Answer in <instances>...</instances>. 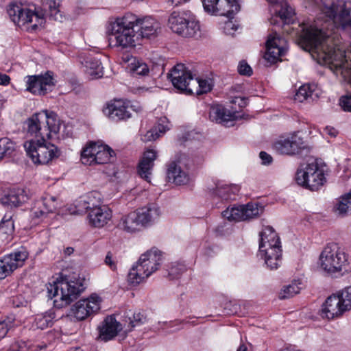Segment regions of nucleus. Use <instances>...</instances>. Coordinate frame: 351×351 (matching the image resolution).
<instances>
[{"mask_svg": "<svg viewBox=\"0 0 351 351\" xmlns=\"http://www.w3.org/2000/svg\"><path fill=\"white\" fill-rule=\"evenodd\" d=\"M320 13L314 22L302 27L300 44L316 53L336 75L351 84V61L346 58L340 32H351V1L321 0Z\"/></svg>", "mask_w": 351, "mask_h": 351, "instance_id": "obj_1", "label": "nucleus"}, {"mask_svg": "<svg viewBox=\"0 0 351 351\" xmlns=\"http://www.w3.org/2000/svg\"><path fill=\"white\" fill-rule=\"evenodd\" d=\"M27 135L33 139L24 143L27 155L34 163L47 165L61 155L60 149L48 141L57 134L60 120L53 112L43 110L34 114L25 122Z\"/></svg>", "mask_w": 351, "mask_h": 351, "instance_id": "obj_2", "label": "nucleus"}, {"mask_svg": "<svg viewBox=\"0 0 351 351\" xmlns=\"http://www.w3.org/2000/svg\"><path fill=\"white\" fill-rule=\"evenodd\" d=\"M136 21L138 16L132 13L117 18L109 28L110 42L114 41L115 46L123 48L134 47L139 41L134 25Z\"/></svg>", "mask_w": 351, "mask_h": 351, "instance_id": "obj_3", "label": "nucleus"}, {"mask_svg": "<svg viewBox=\"0 0 351 351\" xmlns=\"http://www.w3.org/2000/svg\"><path fill=\"white\" fill-rule=\"evenodd\" d=\"M162 261V253L153 247L142 254L136 265L133 266L128 274V282L137 285L143 282L154 272L158 269Z\"/></svg>", "mask_w": 351, "mask_h": 351, "instance_id": "obj_4", "label": "nucleus"}, {"mask_svg": "<svg viewBox=\"0 0 351 351\" xmlns=\"http://www.w3.org/2000/svg\"><path fill=\"white\" fill-rule=\"evenodd\" d=\"M47 296L53 300L55 307L60 308L70 304L84 290L83 285L77 281L62 280L49 283Z\"/></svg>", "mask_w": 351, "mask_h": 351, "instance_id": "obj_5", "label": "nucleus"}, {"mask_svg": "<svg viewBox=\"0 0 351 351\" xmlns=\"http://www.w3.org/2000/svg\"><path fill=\"white\" fill-rule=\"evenodd\" d=\"M297 183L311 191H317L326 182L324 167L317 161L301 165L295 175Z\"/></svg>", "mask_w": 351, "mask_h": 351, "instance_id": "obj_6", "label": "nucleus"}, {"mask_svg": "<svg viewBox=\"0 0 351 351\" xmlns=\"http://www.w3.org/2000/svg\"><path fill=\"white\" fill-rule=\"evenodd\" d=\"M348 264V256L337 243H328L319 255L320 267L328 274L341 272Z\"/></svg>", "mask_w": 351, "mask_h": 351, "instance_id": "obj_7", "label": "nucleus"}, {"mask_svg": "<svg viewBox=\"0 0 351 351\" xmlns=\"http://www.w3.org/2000/svg\"><path fill=\"white\" fill-rule=\"evenodd\" d=\"M168 25L173 32L183 37H193L199 31V23L189 10L173 11Z\"/></svg>", "mask_w": 351, "mask_h": 351, "instance_id": "obj_8", "label": "nucleus"}, {"mask_svg": "<svg viewBox=\"0 0 351 351\" xmlns=\"http://www.w3.org/2000/svg\"><path fill=\"white\" fill-rule=\"evenodd\" d=\"M8 13L16 25L19 27L31 25L32 30L36 29L38 26L41 25L45 21L43 14L39 15L28 8H23L15 3H11L9 5Z\"/></svg>", "mask_w": 351, "mask_h": 351, "instance_id": "obj_9", "label": "nucleus"}, {"mask_svg": "<svg viewBox=\"0 0 351 351\" xmlns=\"http://www.w3.org/2000/svg\"><path fill=\"white\" fill-rule=\"evenodd\" d=\"M168 78L171 82L173 86L180 93L186 95H192L194 88L191 85L197 84L192 73L184 64H177L167 74Z\"/></svg>", "mask_w": 351, "mask_h": 351, "instance_id": "obj_10", "label": "nucleus"}, {"mask_svg": "<svg viewBox=\"0 0 351 351\" xmlns=\"http://www.w3.org/2000/svg\"><path fill=\"white\" fill-rule=\"evenodd\" d=\"M114 151L107 145L90 143L81 153V160L84 165H93L110 162Z\"/></svg>", "mask_w": 351, "mask_h": 351, "instance_id": "obj_11", "label": "nucleus"}, {"mask_svg": "<svg viewBox=\"0 0 351 351\" xmlns=\"http://www.w3.org/2000/svg\"><path fill=\"white\" fill-rule=\"evenodd\" d=\"M263 211V208L258 203L250 202L245 205L228 207L222 215L228 221H241L258 217Z\"/></svg>", "mask_w": 351, "mask_h": 351, "instance_id": "obj_12", "label": "nucleus"}, {"mask_svg": "<svg viewBox=\"0 0 351 351\" xmlns=\"http://www.w3.org/2000/svg\"><path fill=\"white\" fill-rule=\"evenodd\" d=\"M28 256L26 249L21 247L0 258V280L4 279L15 269L22 267Z\"/></svg>", "mask_w": 351, "mask_h": 351, "instance_id": "obj_13", "label": "nucleus"}, {"mask_svg": "<svg viewBox=\"0 0 351 351\" xmlns=\"http://www.w3.org/2000/svg\"><path fill=\"white\" fill-rule=\"evenodd\" d=\"M26 78V90L34 95L47 94L51 91L56 84L53 73L49 71L45 74L28 75Z\"/></svg>", "mask_w": 351, "mask_h": 351, "instance_id": "obj_14", "label": "nucleus"}, {"mask_svg": "<svg viewBox=\"0 0 351 351\" xmlns=\"http://www.w3.org/2000/svg\"><path fill=\"white\" fill-rule=\"evenodd\" d=\"M204 10L212 14L233 18L240 10L237 0H202Z\"/></svg>", "mask_w": 351, "mask_h": 351, "instance_id": "obj_15", "label": "nucleus"}, {"mask_svg": "<svg viewBox=\"0 0 351 351\" xmlns=\"http://www.w3.org/2000/svg\"><path fill=\"white\" fill-rule=\"evenodd\" d=\"M266 49L264 58L269 63L274 64L285 54L287 41L285 38L279 36L277 33H274L268 37Z\"/></svg>", "mask_w": 351, "mask_h": 351, "instance_id": "obj_16", "label": "nucleus"}, {"mask_svg": "<svg viewBox=\"0 0 351 351\" xmlns=\"http://www.w3.org/2000/svg\"><path fill=\"white\" fill-rule=\"evenodd\" d=\"M101 299L93 294L88 298L80 300L72 308L74 317L78 320H84L100 309Z\"/></svg>", "mask_w": 351, "mask_h": 351, "instance_id": "obj_17", "label": "nucleus"}, {"mask_svg": "<svg viewBox=\"0 0 351 351\" xmlns=\"http://www.w3.org/2000/svg\"><path fill=\"white\" fill-rule=\"evenodd\" d=\"M306 147L303 138L293 134L275 143L274 149L280 154L295 155Z\"/></svg>", "mask_w": 351, "mask_h": 351, "instance_id": "obj_18", "label": "nucleus"}, {"mask_svg": "<svg viewBox=\"0 0 351 351\" xmlns=\"http://www.w3.org/2000/svg\"><path fill=\"white\" fill-rule=\"evenodd\" d=\"M58 207L56 198L46 196L37 200L30 211V217L34 224L38 223L49 213L53 212Z\"/></svg>", "mask_w": 351, "mask_h": 351, "instance_id": "obj_19", "label": "nucleus"}, {"mask_svg": "<svg viewBox=\"0 0 351 351\" xmlns=\"http://www.w3.org/2000/svg\"><path fill=\"white\" fill-rule=\"evenodd\" d=\"M208 195L213 198H219L221 200L234 199L239 191L237 185H229L222 181H217L207 187Z\"/></svg>", "mask_w": 351, "mask_h": 351, "instance_id": "obj_20", "label": "nucleus"}, {"mask_svg": "<svg viewBox=\"0 0 351 351\" xmlns=\"http://www.w3.org/2000/svg\"><path fill=\"white\" fill-rule=\"evenodd\" d=\"M184 155L178 156L174 160H171L167 165V177L169 182L176 185H184L188 183L189 177L188 174L181 169L180 163Z\"/></svg>", "mask_w": 351, "mask_h": 351, "instance_id": "obj_21", "label": "nucleus"}, {"mask_svg": "<svg viewBox=\"0 0 351 351\" xmlns=\"http://www.w3.org/2000/svg\"><path fill=\"white\" fill-rule=\"evenodd\" d=\"M138 40L143 38H149L157 34L160 29V23L151 16L138 17V21L134 23Z\"/></svg>", "mask_w": 351, "mask_h": 351, "instance_id": "obj_22", "label": "nucleus"}, {"mask_svg": "<svg viewBox=\"0 0 351 351\" xmlns=\"http://www.w3.org/2000/svg\"><path fill=\"white\" fill-rule=\"evenodd\" d=\"M99 339L104 341H108L116 337L121 330V324L118 322L113 315H110L98 326Z\"/></svg>", "mask_w": 351, "mask_h": 351, "instance_id": "obj_23", "label": "nucleus"}, {"mask_svg": "<svg viewBox=\"0 0 351 351\" xmlns=\"http://www.w3.org/2000/svg\"><path fill=\"white\" fill-rule=\"evenodd\" d=\"M103 111L105 115L114 121L127 119L131 117L128 106L121 100H115L108 104Z\"/></svg>", "mask_w": 351, "mask_h": 351, "instance_id": "obj_24", "label": "nucleus"}, {"mask_svg": "<svg viewBox=\"0 0 351 351\" xmlns=\"http://www.w3.org/2000/svg\"><path fill=\"white\" fill-rule=\"evenodd\" d=\"M100 194L97 191H92L86 195L80 197L76 202L75 214L89 213L96 208L102 206Z\"/></svg>", "mask_w": 351, "mask_h": 351, "instance_id": "obj_25", "label": "nucleus"}, {"mask_svg": "<svg viewBox=\"0 0 351 351\" xmlns=\"http://www.w3.org/2000/svg\"><path fill=\"white\" fill-rule=\"evenodd\" d=\"M239 117L236 111L231 112L221 105L211 106L209 112V118L212 121L226 125L229 122Z\"/></svg>", "mask_w": 351, "mask_h": 351, "instance_id": "obj_26", "label": "nucleus"}, {"mask_svg": "<svg viewBox=\"0 0 351 351\" xmlns=\"http://www.w3.org/2000/svg\"><path fill=\"white\" fill-rule=\"evenodd\" d=\"M341 300L336 294L329 296L323 306L322 314L328 319H333L341 315L347 311L345 306H342Z\"/></svg>", "mask_w": 351, "mask_h": 351, "instance_id": "obj_27", "label": "nucleus"}, {"mask_svg": "<svg viewBox=\"0 0 351 351\" xmlns=\"http://www.w3.org/2000/svg\"><path fill=\"white\" fill-rule=\"evenodd\" d=\"M135 211L141 228L152 224L159 219L160 215V208L155 204H149Z\"/></svg>", "mask_w": 351, "mask_h": 351, "instance_id": "obj_28", "label": "nucleus"}, {"mask_svg": "<svg viewBox=\"0 0 351 351\" xmlns=\"http://www.w3.org/2000/svg\"><path fill=\"white\" fill-rule=\"evenodd\" d=\"M111 217L112 212L110 209L105 205L88 213L89 224L96 228L104 226L110 221Z\"/></svg>", "mask_w": 351, "mask_h": 351, "instance_id": "obj_29", "label": "nucleus"}, {"mask_svg": "<svg viewBox=\"0 0 351 351\" xmlns=\"http://www.w3.org/2000/svg\"><path fill=\"white\" fill-rule=\"evenodd\" d=\"M156 158V152L153 149H147L143 154L138 166V173L141 178L150 182L154 162Z\"/></svg>", "mask_w": 351, "mask_h": 351, "instance_id": "obj_30", "label": "nucleus"}, {"mask_svg": "<svg viewBox=\"0 0 351 351\" xmlns=\"http://www.w3.org/2000/svg\"><path fill=\"white\" fill-rule=\"evenodd\" d=\"M123 61L126 64V69L133 75H147L149 72L147 64L136 57L128 54L123 57Z\"/></svg>", "mask_w": 351, "mask_h": 351, "instance_id": "obj_31", "label": "nucleus"}, {"mask_svg": "<svg viewBox=\"0 0 351 351\" xmlns=\"http://www.w3.org/2000/svg\"><path fill=\"white\" fill-rule=\"evenodd\" d=\"M117 226L119 229L130 233L138 231L141 228L136 211L131 212L123 216Z\"/></svg>", "mask_w": 351, "mask_h": 351, "instance_id": "obj_32", "label": "nucleus"}, {"mask_svg": "<svg viewBox=\"0 0 351 351\" xmlns=\"http://www.w3.org/2000/svg\"><path fill=\"white\" fill-rule=\"evenodd\" d=\"M84 71L90 79L100 78L104 75L101 62L96 58L87 57L84 63Z\"/></svg>", "mask_w": 351, "mask_h": 351, "instance_id": "obj_33", "label": "nucleus"}, {"mask_svg": "<svg viewBox=\"0 0 351 351\" xmlns=\"http://www.w3.org/2000/svg\"><path fill=\"white\" fill-rule=\"evenodd\" d=\"M29 191L24 188H12L9 191L6 199L11 206H19L28 200Z\"/></svg>", "mask_w": 351, "mask_h": 351, "instance_id": "obj_34", "label": "nucleus"}, {"mask_svg": "<svg viewBox=\"0 0 351 351\" xmlns=\"http://www.w3.org/2000/svg\"><path fill=\"white\" fill-rule=\"evenodd\" d=\"M259 255L264 258L267 267L270 269H276L281 263L282 249L274 247L272 250L259 252Z\"/></svg>", "mask_w": 351, "mask_h": 351, "instance_id": "obj_35", "label": "nucleus"}, {"mask_svg": "<svg viewBox=\"0 0 351 351\" xmlns=\"http://www.w3.org/2000/svg\"><path fill=\"white\" fill-rule=\"evenodd\" d=\"M168 130H169V127L167 119L166 117H161L158 121V125L147 132L144 136L143 141H155Z\"/></svg>", "mask_w": 351, "mask_h": 351, "instance_id": "obj_36", "label": "nucleus"}, {"mask_svg": "<svg viewBox=\"0 0 351 351\" xmlns=\"http://www.w3.org/2000/svg\"><path fill=\"white\" fill-rule=\"evenodd\" d=\"M43 7L50 19L62 21L63 16L59 10V4L55 0H45Z\"/></svg>", "mask_w": 351, "mask_h": 351, "instance_id": "obj_37", "label": "nucleus"}, {"mask_svg": "<svg viewBox=\"0 0 351 351\" xmlns=\"http://www.w3.org/2000/svg\"><path fill=\"white\" fill-rule=\"evenodd\" d=\"M300 285L301 282L300 280H293L289 285L284 286L279 293V298L280 300H285L297 295L302 289Z\"/></svg>", "mask_w": 351, "mask_h": 351, "instance_id": "obj_38", "label": "nucleus"}, {"mask_svg": "<svg viewBox=\"0 0 351 351\" xmlns=\"http://www.w3.org/2000/svg\"><path fill=\"white\" fill-rule=\"evenodd\" d=\"M317 96V94H315ZM314 90L312 86L308 84L301 86L297 91L295 99L303 102L305 100L313 99Z\"/></svg>", "mask_w": 351, "mask_h": 351, "instance_id": "obj_39", "label": "nucleus"}, {"mask_svg": "<svg viewBox=\"0 0 351 351\" xmlns=\"http://www.w3.org/2000/svg\"><path fill=\"white\" fill-rule=\"evenodd\" d=\"M15 151V143L8 138L0 139V156L1 160L11 154Z\"/></svg>", "mask_w": 351, "mask_h": 351, "instance_id": "obj_40", "label": "nucleus"}, {"mask_svg": "<svg viewBox=\"0 0 351 351\" xmlns=\"http://www.w3.org/2000/svg\"><path fill=\"white\" fill-rule=\"evenodd\" d=\"M337 210L341 215L351 213V191L341 197L337 204Z\"/></svg>", "mask_w": 351, "mask_h": 351, "instance_id": "obj_41", "label": "nucleus"}, {"mask_svg": "<svg viewBox=\"0 0 351 351\" xmlns=\"http://www.w3.org/2000/svg\"><path fill=\"white\" fill-rule=\"evenodd\" d=\"M260 241L267 240L268 241L276 242V243H277L278 240H280L278 234L271 226L264 227L263 230L260 232Z\"/></svg>", "mask_w": 351, "mask_h": 351, "instance_id": "obj_42", "label": "nucleus"}, {"mask_svg": "<svg viewBox=\"0 0 351 351\" xmlns=\"http://www.w3.org/2000/svg\"><path fill=\"white\" fill-rule=\"evenodd\" d=\"M14 226L12 216L5 214L0 222V231L6 234H10L14 232Z\"/></svg>", "mask_w": 351, "mask_h": 351, "instance_id": "obj_43", "label": "nucleus"}, {"mask_svg": "<svg viewBox=\"0 0 351 351\" xmlns=\"http://www.w3.org/2000/svg\"><path fill=\"white\" fill-rule=\"evenodd\" d=\"M294 10L293 8L287 5V3L281 6L280 10L278 12L280 18L285 23H290L293 21Z\"/></svg>", "mask_w": 351, "mask_h": 351, "instance_id": "obj_44", "label": "nucleus"}, {"mask_svg": "<svg viewBox=\"0 0 351 351\" xmlns=\"http://www.w3.org/2000/svg\"><path fill=\"white\" fill-rule=\"evenodd\" d=\"M197 82V84L191 85V87L194 88L193 94L201 95L206 93L211 90V84L208 80L203 79H195Z\"/></svg>", "mask_w": 351, "mask_h": 351, "instance_id": "obj_45", "label": "nucleus"}, {"mask_svg": "<svg viewBox=\"0 0 351 351\" xmlns=\"http://www.w3.org/2000/svg\"><path fill=\"white\" fill-rule=\"evenodd\" d=\"M128 319L125 322H128L130 329L134 328L136 326H139L145 321L146 317H144L141 313H132L131 311L128 315Z\"/></svg>", "mask_w": 351, "mask_h": 351, "instance_id": "obj_46", "label": "nucleus"}, {"mask_svg": "<svg viewBox=\"0 0 351 351\" xmlns=\"http://www.w3.org/2000/svg\"><path fill=\"white\" fill-rule=\"evenodd\" d=\"M341 302L342 306H345L347 311L351 308V287L345 288L341 292L337 294Z\"/></svg>", "mask_w": 351, "mask_h": 351, "instance_id": "obj_47", "label": "nucleus"}, {"mask_svg": "<svg viewBox=\"0 0 351 351\" xmlns=\"http://www.w3.org/2000/svg\"><path fill=\"white\" fill-rule=\"evenodd\" d=\"M339 105L345 112H351V93H347L340 97Z\"/></svg>", "mask_w": 351, "mask_h": 351, "instance_id": "obj_48", "label": "nucleus"}, {"mask_svg": "<svg viewBox=\"0 0 351 351\" xmlns=\"http://www.w3.org/2000/svg\"><path fill=\"white\" fill-rule=\"evenodd\" d=\"M274 247L276 249H281V243L280 240H278L277 243H276V242L268 241L267 240L265 241H260L259 243V252L272 250L274 249Z\"/></svg>", "mask_w": 351, "mask_h": 351, "instance_id": "obj_49", "label": "nucleus"}, {"mask_svg": "<svg viewBox=\"0 0 351 351\" xmlns=\"http://www.w3.org/2000/svg\"><path fill=\"white\" fill-rule=\"evenodd\" d=\"M36 326L40 329H45L52 324V320L48 316H38L36 319Z\"/></svg>", "mask_w": 351, "mask_h": 351, "instance_id": "obj_50", "label": "nucleus"}, {"mask_svg": "<svg viewBox=\"0 0 351 351\" xmlns=\"http://www.w3.org/2000/svg\"><path fill=\"white\" fill-rule=\"evenodd\" d=\"M186 271V267L183 264L177 263L173 265L169 271V275L171 278H178L180 275Z\"/></svg>", "mask_w": 351, "mask_h": 351, "instance_id": "obj_51", "label": "nucleus"}, {"mask_svg": "<svg viewBox=\"0 0 351 351\" xmlns=\"http://www.w3.org/2000/svg\"><path fill=\"white\" fill-rule=\"evenodd\" d=\"M238 72L240 75L250 76L252 74V69L245 61L242 60L238 65Z\"/></svg>", "mask_w": 351, "mask_h": 351, "instance_id": "obj_52", "label": "nucleus"}, {"mask_svg": "<svg viewBox=\"0 0 351 351\" xmlns=\"http://www.w3.org/2000/svg\"><path fill=\"white\" fill-rule=\"evenodd\" d=\"M105 263L109 266L112 270L115 271L117 269V263L112 258V253L110 252L106 254L105 258Z\"/></svg>", "mask_w": 351, "mask_h": 351, "instance_id": "obj_53", "label": "nucleus"}, {"mask_svg": "<svg viewBox=\"0 0 351 351\" xmlns=\"http://www.w3.org/2000/svg\"><path fill=\"white\" fill-rule=\"evenodd\" d=\"M259 156L263 165H269L272 162V157L265 152H261Z\"/></svg>", "mask_w": 351, "mask_h": 351, "instance_id": "obj_54", "label": "nucleus"}, {"mask_svg": "<svg viewBox=\"0 0 351 351\" xmlns=\"http://www.w3.org/2000/svg\"><path fill=\"white\" fill-rule=\"evenodd\" d=\"M8 331V324L5 322H0V340L6 336Z\"/></svg>", "mask_w": 351, "mask_h": 351, "instance_id": "obj_55", "label": "nucleus"}, {"mask_svg": "<svg viewBox=\"0 0 351 351\" xmlns=\"http://www.w3.org/2000/svg\"><path fill=\"white\" fill-rule=\"evenodd\" d=\"M232 104H238L240 108H244L247 106V99L244 97H237L232 101Z\"/></svg>", "mask_w": 351, "mask_h": 351, "instance_id": "obj_56", "label": "nucleus"}, {"mask_svg": "<svg viewBox=\"0 0 351 351\" xmlns=\"http://www.w3.org/2000/svg\"><path fill=\"white\" fill-rule=\"evenodd\" d=\"M10 81L9 75L0 73V85L6 86L8 85Z\"/></svg>", "mask_w": 351, "mask_h": 351, "instance_id": "obj_57", "label": "nucleus"}, {"mask_svg": "<svg viewBox=\"0 0 351 351\" xmlns=\"http://www.w3.org/2000/svg\"><path fill=\"white\" fill-rule=\"evenodd\" d=\"M324 132L332 137H335L337 134V131L335 128L330 127H326L324 129Z\"/></svg>", "mask_w": 351, "mask_h": 351, "instance_id": "obj_58", "label": "nucleus"}, {"mask_svg": "<svg viewBox=\"0 0 351 351\" xmlns=\"http://www.w3.org/2000/svg\"><path fill=\"white\" fill-rule=\"evenodd\" d=\"M73 251H74V250H73V247H66V248L64 250V254H65L66 255H71V254H73Z\"/></svg>", "mask_w": 351, "mask_h": 351, "instance_id": "obj_59", "label": "nucleus"}, {"mask_svg": "<svg viewBox=\"0 0 351 351\" xmlns=\"http://www.w3.org/2000/svg\"><path fill=\"white\" fill-rule=\"evenodd\" d=\"M237 351H247V347L245 345H241Z\"/></svg>", "mask_w": 351, "mask_h": 351, "instance_id": "obj_60", "label": "nucleus"}, {"mask_svg": "<svg viewBox=\"0 0 351 351\" xmlns=\"http://www.w3.org/2000/svg\"><path fill=\"white\" fill-rule=\"evenodd\" d=\"M142 89L145 90V91H148L149 90L148 88H142Z\"/></svg>", "mask_w": 351, "mask_h": 351, "instance_id": "obj_61", "label": "nucleus"}]
</instances>
